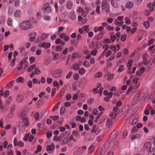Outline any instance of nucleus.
<instances>
[{
  "instance_id": "30",
  "label": "nucleus",
  "mask_w": 155,
  "mask_h": 155,
  "mask_svg": "<svg viewBox=\"0 0 155 155\" xmlns=\"http://www.w3.org/2000/svg\"><path fill=\"white\" fill-rule=\"evenodd\" d=\"M147 56V54H145L143 55V61L142 63H143L144 64H146L147 62V59L146 58Z\"/></svg>"
},
{
  "instance_id": "18",
  "label": "nucleus",
  "mask_w": 155,
  "mask_h": 155,
  "mask_svg": "<svg viewBox=\"0 0 155 155\" xmlns=\"http://www.w3.org/2000/svg\"><path fill=\"white\" fill-rule=\"evenodd\" d=\"M80 64L78 63H75L73 65V68L75 71H78L80 68Z\"/></svg>"
},
{
  "instance_id": "52",
  "label": "nucleus",
  "mask_w": 155,
  "mask_h": 155,
  "mask_svg": "<svg viewBox=\"0 0 155 155\" xmlns=\"http://www.w3.org/2000/svg\"><path fill=\"white\" fill-rule=\"evenodd\" d=\"M60 102H58V103L54 106L53 109H52V112L54 111L58 107V106L59 104H60Z\"/></svg>"
},
{
  "instance_id": "47",
  "label": "nucleus",
  "mask_w": 155,
  "mask_h": 155,
  "mask_svg": "<svg viewBox=\"0 0 155 155\" xmlns=\"http://www.w3.org/2000/svg\"><path fill=\"white\" fill-rule=\"evenodd\" d=\"M118 109L117 107V106H115L113 108V111L114 113H115L116 114H118Z\"/></svg>"
},
{
  "instance_id": "14",
  "label": "nucleus",
  "mask_w": 155,
  "mask_h": 155,
  "mask_svg": "<svg viewBox=\"0 0 155 155\" xmlns=\"http://www.w3.org/2000/svg\"><path fill=\"white\" fill-rule=\"evenodd\" d=\"M23 99V97L22 94L18 95L16 98V100L18 102H21Z\"/></svg>"
},
{
  "instance_id": "43",
  "label": "nucleus",
  "mask_w": 155,
  "mask_h": 155,
  "mask_svg": "<svg viewBox=\"0 0 155 155\" xmlns=\"http://www.w3.org/2000/svg\"><path fill=\"white\" fill-rule=\"evenodd\" d=\"M138 120L137 119H135L133 120H130V123L133 125H135L136 123L137 122Z\"/></svg>"
},
{
  "instance_id": "57",
  "label": "nucleus",
  "mask_w": 155,
  "mask_h": 155,
  "mask_svg": "<svg viewBox=\"0 0 155 155\" xmlns=\"http://www.w3.org/2000/svg\"><path fill=\"white\" fill-rule=\"evenodd\" d=\"M117 114H116L115 113H114V112L111 113L110 116L112 117V118L114 119H115L116 118V117Z\"/></svg>"
},
{
  "instance_id": "63",
  "label": "nucleus",
  "mask_w": 155,
  "mask_h": 155,
  "mask_svg": "<svg viewBox=\"0 0 155 155\" xmlns=\"http://www.w3.org/2000/svg\"><path fill=\"white\" fill-rule=\"evenodd\" d=\"M30 37L35 38L36 36V33L35 32H32L29 35Z\"/></svg>"
},
{
  "instance_id": "58",
  "label": "nucleus",
  "mask_w": 155,
  "mask_h": 155,
  "mask_svg": "<svg viewBox=\"0 0 155 155\" xmlns=\"http://www.w3.org/2000/svg\"><path fill=\"white\" fill-rule=\"evenodd\" d=\"M94 101V99L93 98H89L87 100V103L89 104H91Z\"/></svg>"
},
{
  "instance_id": "24",
  "label": "nucleus",
  "mask_w": 155,
  "mask_h": 155,
  "mask_svg": "<svg viewBox=\"0 0 155 155\" xmlns=\"http://www.w3.org/2000/svg\"><path fill=\"white\" fill-rule=\"evenodd\" d=\"M94 147L92 145H91L90 146V147H89L88 150V153L91 154L93 152V150H94Z\"/></svg>"
},
{
  "instance_id": "12",
  "label": "nucleus",
  "mask_w": 155,
  "mask_h": 155,
  "mask_svg": "<svg viewBox=\"0 0 155 155\" xmlns=\"http://www.w3.org/2000/svg\"><path fill=\"white\" fill-rule=\"evenodd\" d=\"M21 15V13L19 10H16L14 13V15L15 17H19Z\"/></svg>"
},
{
  "instance_id": "46",
  "label": "nucleus",
  "mask_w": 155,
  "mask_h": 155,
  "mask_svg": "<svg viewBox=\"0 0 155 155\" xmlns=\"http://www.w3.org/2000/svg\"><path fill=\"white\" fill-rule=\"evenodd\" d=\"M125 23L127 25H129L131 23V21H130V19L127 17L125 18Z\"/></svg>"
},
{
  "instance_id": "9",
  "label": "nucleus",
  "mask_w": 155,
  "mask_h": 155,
  "mask_svg": "<svg viewBox=\"0 0 155 155\" xmlns=\"http://www.w3.org/2000/svg\"><path fill=\"white\" fill-rule=\"evenodd\" d=\"M73 6V3L71 1L68 2L66 4V8L68 10H71Z\"/></svg>"
},
{
  "instance_id": "51",
  "label": "nucleus",
  "mask_w": 155,
  "mask_h": 155,
  "mask_svg": "<svg viewBox=\"0 0 155 155\" xmlns=\"http://www.w3.org/2000/svg\"><path fill=\"white\" fill-rule=\"evenodd\" d=\"M133 62V61L132 60H129L127 64V67H131V66L132 64V63Z\"/></svg>"
},
{
  "instance_id": "42",
  "label": "nucleus",
  "mask_w": 155,
  "mask_h": 155,
  "mask_svg": "<svg viewBox=\"0 0 155 155\" xmlns=\"http://www.w3.org/2000/svg\"><path fill=\"white\" fill-rule=\"evenodd\" d=\"M36 65L35 64H34L31 66H30L28 69V72H31L32 70L33 69L36 67Z\"/></svg>"
},
{
  "instance_id": "41",
  "label": "nucleus",
  "mask_w": 155,
  "mask_h": 155,
  "mask_svg": "<svg viewBox=\"0 0 155 155\" xmlns=\"http://www.w3.org/2000/svg\"><path fill=\"white\" fill-rule=\"evenodd\" d=\"M83 65L85 67L87 68L89 67L90 66V65L89 64V62L87 61H84L83 64Z\"/></svg>"
},
{
  "instance_id": "56",
  "label": "nucleus",
  "mask_w": 155,
  "mask_h": 155,
  "mask_svg": "<svg viewBox=\"0 0 155 155\" xmlns=\"http://www.w3.org/2000/svg\"><path fill=\"white\" fill-rule=\"evenodd\" d=\"M62 47L61 46H58L56 48L55 51H60L62 50Z\"/></svg>"
},
{
  "instance_id": "49",
  "label": "nucleus",
  "mask_w": 155,
  "mask_h": 155,
  "mask_svg": "<svg viewBox=\"0 0 155 155\" xmlns=\"http://www.w3.org/2000/svg\"><path fill=\"white\" fill-rule=\"evenodd\" d=\"M35 74L36 75L39 74L41 73V71L38 68H36L35 69Z\"/></svg>"
},
{
  "instance_id": "17",
  "label": "nucleus",
  "mask_w": 155,
  "mask_h": 155,
  "mask_svg": "<svg viewBox=\"0 0 155 155\" xmlns=\"http://www.w3.org/2000/svg\"><path fill=\"white\" fill-rule=\"evenodd\" d=\"M51 54L53 55V60L56 61L59 55L58 53H56L54 52H52Z\"/></svg>"
},
{
  "instance_id": "33",
  "label": "nucleus",
  "mask_w": 155,
  "mask_h": 155,
  "mask_svg": "<svg viewBox=\"0 0 155 155\" xmlns=\"http://www.w3.org/2000/svg\"><path fill=\"white\" fill-rule=\"evenodd\" d=\"M108 6V5L106 2L105 1L103 2L102 4V8L103 9H105Z\"/></svg>"
},
{
  "instance_id": "25",
  "label": "nucleus",
  "mask_w": 155,
  "mask_h": 155,
  "mask_svg": "<svg viewBox=\"0 0 155 155\" xmlns=\"http://www.w3.org/2000/svg\"><path fill=\"white\" fill-rule=\"evenodd\" d=\"M104 33V32H101L100 33L95 37L96 39L97 40H100L103 37V34Z\"/></svg>"
},
{
  "instance_id": "61",
  "label": "nucleus",
  "mask_w": 155,
  "mask_h": 155,
  "mask_svg": "<svg viewBox=\"0 0 155 155\" xmlns=\"http://www.w3.org/2000/svg\"><path fill=\"white\" fill-rule=\"evenodd\" d=\"M35 57L31 56L29 58V60L30 61V63L31 64H32L35 61Z\"/></svg>"
},
{
  "instance_id": "5",
  "label": "nucleus",
  "mask_w": 155,
  "mask_h": 155,
  "mask_svg": "<svg viewBox=\"0 0 155 155\" xmlns=\"http://www.w3.org/2000/svg\"><path fill=\"white\" fill-rule=\"evenodd\" d=\"M43 9H44V13L45 14H48L51 11V8L48 3H45Z\"/></svg>"
},
{
  "instance_id": "64",
  "label": "nucleus",
  "mask_w": 155,
  "mask_h": 155,
  "mask_svg": "<svg viewBox=\"0 0 155 155\" xmlns=\"http://www.w3.org/2000/svg\"><path fill=\"white\" fill-rule=\"evenodd\" d=\"M92 113L95 115H97L98 113L97 110L96 108H94L93 110Z\"/></svg>"
},
{
  "instance_id": "62",
  "label": "nucleus",
  "mask_w": 155,
  "mask_h": 155,
  "mask_svg": "<svg viewBox=\"0 0 155 155\" xmlns=\"http://www.w3.org/2000/svg\"><path fill=\"white\" fill-rule=\"evenodd\" d=\"M132 87L131 86H130L128 90H127L126 92V94H128L131 91H132Z\"/></svg>"
},
{
  "instance_id": "60",
  "label": "nucleus",
  "mask_w": 155,
  "mask_h": 155,
  "mask_svg": "<svg viewBox=\"0 0 155 155\" xmlns=\"http://www.w3.org/2000/svg\"><path fill=\"white\" fill-rule=\"evenodd\" d=\"M126 38V37L125 35H122L121 37V41L123 42H124L125 41Z\"/></svg>"
},
{
  "instance_id": "2",
  "label": "nucleus",
  "mask_w": 155,
  "mask_h": 155,
  "mask_svg": "<svg viewBox=\"0 0 155 155\" xmlns=\"http://www.w3.org/2000/svg\"><path fill=\"white\" fill-rule=\"evenodd\" d=\"M62 73V71L61 69L53 71L52 72V76L53 78H58L60 77Z\"/></svg>"
},
{
  "instance_id": "45",
  "label": "nucleus",
  "mask_w": 155,
  "mask_h": 155,
  "mask_svg": "<svg viewBox=\"0 0 155 155\" xmlns=\"http://www.w3.org/2000/svg\"><path fill=\"white\" fill-rule=\"evenodd\" d=\"M24 78L21 77H19L16 79V81L17 83H21L22 82V81H23Z\"/></svg>"
},
{
  "instance_id": "13",
  "label": "nucleus",
  "mask_w": 155,
  "mask_h": 155,
  "mask_svg": "<svg viewBox=\"0 0 155 155\" xmlns=\"http://www.w3.org/2000/svg\"><path fill=\"white\" fill-rule=\"evenodd\" d=\"M104 29V27L102 26H100L99 27H95L94 28V32H96L98 31H101Z\"/></svg>"
},
{
  "instance_id": "35",
  "label": "nucleus",
  "mask_w": 155,
  "mask_h": 155,
  "mask_svg": "<svg viewBox=\"0 0 155 155\" xmlns=\"http://www.w3.org/2000/svg\"><path fill=\"white\" fill-rule=\"evenodd\" d=\"M139 86V83H137L136 85L134 86V89L133 90H132V92L133 93H134L137 91Z\"/></svg>"
},
{
  "instance_id": "27",
  "label": "nucleus",
  "mask_w": 155,
  "mask_h": 155,
  "mask_svg": "<svg viewBox=\"0 0 155 155\" xmlns=\"http://www.w3.org/2000/svg\"><path fill=\"white\" fill-rule=\"evenodd\" d=\"M102 73L101 72H97L94 76V78H99L102 76Z\"/></svg>"
},
{
  "instance_id": "44",
  "label": "nucleus",
  "mask_w": 155,
  "mask_h": 155,
  "mask_svg": "<svg viewBox=\"0 0 155 155\" xmlns=\"http://www.w3.org/2000/svg\"><path fill=\"white\" fill-rule=\"evenodd\" d=\"M9 94V91L8 90H6L4 94L2 93V96L4 97H7Z\"/></svg>"
},
{
  "instance_id": "23",
  "label": "nucleus",
  "mask_w": 155,
  "mask_h": 155,
  "mask_svg": "<svg viewBox=\"0 0 155 155\" xmlns=\"http://www.w3.org/2000/svg\"><path fill=\"white\" fill-rule=\"evenodd\" d=\"M118 131H113L111 135L112 136V137L113 139L115 138L117 136L118 134Z\"/></svg>"
},
{
  "instance_id": "20",
  "label": "nucleus",
  "mask_w": 155,
  "mask_h": 155,
  "mask_svg": "<svg viewBox=\"0 0 155 155\" xmlns=\"http://www.w3.org/2000/svg\"><path fill=\"white\" fill-rule=\"evenodd\" d=\"M103 48L105 49V51L103 52L101 55L102 57H103L104 56L106 51L108 49V46L107 45H104L103 46Z\"/></svg>"
},
{
  "instance_id": "10",
  "label": "nucleus",
  "mask_w": 155,
  "mask_h": 155,
  "mask_svg": "<svg viewBox=\"0 0 155 155\" xmlns=\"http://www.w3.org/2000/svg\"><path fill=\"white\" fill-rule=\"evenodd\" d=\"M112 120L110 119H107L106 122V126L108 128L110 127L112 124Z\"/></svg>"
},
{
  "instance_id": "16",
  "label": "nucleus",
  "mask_w": 155,
  "mask_h": 155,
  "mask_svg": "<svg viewBox=\"0 0 155 155\" xmlns=\"http://www.w3.org/2000/svg\"><path fill=\"white\" fill-rule=\"evenodd\" d=\"M133 5V3L131 2H127L126 5V7L127 8L130 9L131 8Z\"/></svg>"
},
{
  "instance_id": "19",
  "label": "nucleus",
  "mask_w": 155,
  "mask_h": 155,
  "mask_svg": "<svg viewBox=\"0 0 155 155\" xmlns=\"http://www.w3.org/2000/svg\"><path fill=\"white\" fill-rule=\"evenodd\" d=\"M96 127V125H94L93 126L91 131V133H95L96 135H97L99 133V132L97 130V129Z\"/></svg>"
},
{
  "instance_id": "59",
  "label": "nucleus",
  "mask_w": 155,
  "mask_h": 155,
  "mask_svg": "<svg viewBox=\"0 0 155 155\" xmlns=\"http://www.w3.org/2000/svg\"><path fill=\"white\" fill-rule=\"evenodd\" d=\"M82 29L86 31H89V25H86L84 27H82Z\"/></svg>"
},
{
  "instance_id": "6",
  "label": "nucleus",
  "mask_w": 155,
  "mask_h": 155,
  "mask_svg": "<svg viewBox=\"0 0 155 155\" xmlns=\"http://www.w3.org/2000/svg\"><path fill=\"white\" fill-rule=\"evenodd\" d=\"M55 149V145L54 144L52 143L51 145H48L47 146L46 150L49 153H52Z\"/></svg>"
},
{
  "instance_id": "8",
  "label": "nucleus",
  "mask_w": 155,
  "mask_h": 155,
  "mask_svg": "<svg viewBox=\"0 0 155 155\" xmlns=\"http://www.w3.org/2000/svg\"><path fill=\"white\" fill-rule=\"evenodd\" d=\"M60 37L61 38L63 39L65 41H67L69 39V37L64 33L60 34Z\"/></svg>"
},
{
  "instance_id": "55",
  "label": "nucleus",
  "mask_w": 155,
  "mask_h": 155,
  "mask_svg": "<svg viewBox=\"0 0 155 155\" xmlns=\"http://www.w3.org/2000/svg\"><path fill=\"white\" fill-rule=\"evenodd\" d=\"M111 3L112 5L114 7L117 8V4L116 2L114 1L113 0H111Z\"/></svg>"
},
{
  "instance_id": "11",
  "label": "nucleus",
  "mask_w": 155,
  "mask_h": 155,
  "mask_svg": "<svg viewBox=\"0 0 155 155\" xmlns=\"http://www.w3.org/2000/svg\"><path fill=\"white\" fill-rule=\"evenodd\" d=\"M48 34L43 33L41 35L40 39L41 41H43L46 39L49 36Z\"/></svg>"
},
{
  "instance_id": "34",
  "label": "nucleus",
  "mask_w": 155,
  "mask_h": 155,
  "mask_svg": "<svg viewBox=\"0 0 155 155\" xmlns=\"http://www.w3.org/2000/svg\"><path fill=\"white\" fill-rule=\"evenodd\" d=\"M141 136V135L140 134H136L135 135H133L131 137V140H133L136 138H139Z\"/></svg>"
},
{
  "instance_id": "38",
  "label": "nucleus",
  "mask_w": 155,
  "mask_h": 155,
  "mask_svg": "<svg viewBox=\"0 0 155 155\" xmlns=\"http://www.w3.org/2000/svg\"><path fill=\"white\" fill-rule=\"evenodd\" d=\"M20 116L22 120L27 118L26 117V114L24 112L21 113Z\"/></svg>"
},
{
  "instance_id": "53",
  "label": "nucleus",
  "mask_w": 155,
  "mask_h": 155,
  "mask_svg": "<svg viewBox=\"0 0 155 155\" xmlns=\"http://www.w3.org/2000/svg\"><path fill=\"white\" fill-rule=\"evenodd\" d=\"M154 41V39L153 38H152L149 41L148 43H147V45L150 46L152 44H153Z\"/></svg>"
},
{
  "instance_id": "7",
  "label": "nucleus",
  "mask_w": 155,
  "mask_h": 155,
  "mask_svg": "<svg viewBox=\"0 0 155 155\" xmlns=\"http://www.w3.org/2000/svg\"><path fill=\"white\" fill-rule=\"evenodd\" d=\"M151 147L152 145L150 142H147L145 144L144 148L147 150L148 152H149L150 150H151Z\"/></svg>"
},
{
  "instance_id": "54",
  "label": "nucleus",
  "mask_w": 155,
  "mask_h": 155,
  "mask_svg": "<svg viewBox=\"0 0 155 155\" xmlns=\"http://www.w3.org/2000/svg\"><path fill=\"white\" fill-rule=\"evenodd\" d=\"M13 143L14 146H18V142L17 141L16 138H15L13 140Z\"/></svg>"
},
{
  "instance_id": "50",
  "label": "nucleus",
  "mask_w": 155,
  "mask_h": 155,
  "mask_svg": "<svg viewBox=\"0 0 155 155\" xmlns=\"http://www.w3.org/2000/svg\"><path fill=\"white\" fill-rule=\"evenodd\" d=\"M108 75L107 80H111L113 78L114 76V75L113 74H110Z\"/></svg>"
},
{
  "instance_id": "1",
  "label": "nucleus",
  "mask_w": 155,
  "mask_h": 155,
  "mask_svg": "<svg viewBox=\"0 0 155 155\" xmlns=\"http://www.w3.org/2000/svg\"><path fill=\"white\" fill-rule=\"evenodd\" d=\"M21 28L23 30H27L31 28L32 27V25L28 21H24L20 24Z\"/></svg>"
},
{
  "instance_id": "39",
  "label": "nucleus",
  "mask_w": 155,
  "mask_h": 155,
  "mask_svg": "<svg viewBox=\"0 0 155 155\" xmlns=\"http://www.w3.org/2000/svg\"><path fill=\"white\" fill-rule=\"evenodd\" d=\"M78 72L80 74H84L85 72V70L83 68H81L79 71Z\"/></svg>"
},
{
  "instance_id": "21",
  "label": "nucleus",
  "mask_w": 155,
  "mask_h": 155,
  "mask_svg": "<svg viewBox=\"0 0 155 155\" xmlns=\"http://www.w3.org/2000/svg\"><path fill=\"white\" fill-rule=\"evenodd\" d=\"M105 153V151L101 149H99L97 150V154L98 155H103Z\"/></svg>"
},
{
  "instance_id": "36",
  "label": "nucleus",
  "mask_w": 155,
  "mask_h": 155,
  "mask_svg": "<svg viewBox=\"0 0 155 155\" xmlns=\"http://www.w3.org/2000/svg\"><path fill=\"white\" fill-rule=\"evenodd\" d=\"M14 110L13 108H12L11 109V112L10 113H9L8 115V117L9 118H11L12 117L13 115V111Z\"/></svg>"
},
{
  "instance_id": "28",
  "label": "nucleus",
  "mask_w": 155,
  "mask_h": 155,
  "mask_svg": "<svg viewBox=\"0 0 155 155\" xmlns=\"http://www.w3.org/2000/svg\"><path fill=\"white\" fill-rule=\"evenodd\" d=\"M13 20L12 18H8L7 19V23L8 25L9 26H12V22Z\"/></svg>"
},
{
  "instance_id": "40",
  "label": "nucleus",
  "mask_w": 155,
  "mask_h": 155,
  "mask_svg": "<svg viewBox=\"0 0 155 155\" xmlns=\"http://www.w3.org/2000/svg\"><path fill=\"white\" fill-rule=\"evenodd\" d=\"M51 46V44L49 43L44 42V48H45L46 49L48 48H49Z\"/></svg>"
},
{
  "instance_id": "3",
  "label": "nucleus",
  "mask_w": 155,
  "mask_h": 155,
  "mask_svg": "<svg viewBox=\"0 0 155 155\" xmlns=\"http://www.w3.org/2000/svg\"><path fill=\"white\" fill-rule=\"evenodd\" d=\"M86 147L85 146H83L78 148L77 151L74 152V155H80L82 154L84 150L86 149Z\"/></svg>"
},
{
  "instance_id": "4",
  "label": "nucleus",
  "mask_w": 155,
  "mask_h": 155,
  "mask_svg": "<svg viewBox=\"0 0 155 155\" xmlns=\"http://www.w3.org/2000/svg\"><path fill=\"white\" fill-rule=\"evenodd\" d=\"M68 17L72 21L75 20L77 18V15L74 11H72L68 14Z\"/></svg>"
},
{
  "instance_id": "26",
  "label": "nucleus",
  "mask_w": 155,
  "mask_h": 155,
  "mask_svg": "<svg viewBox=\"0 0 155 155\" xmlns=\"http://www.w3.org/2000/svg\"><path fill=\"white\" fill-rule=\"evenodd\" d=\"M68 137H66L63 140V144H67L68 143L70 142L71 141Z\"/></svg>"
},
{
  "instance_id": "37",
  "label": "nucleus",
  "mask_w": 155,
  "mask_h": 155,
  "mask_svg": "<svg viewBox=\"0 0 155 155\" xmlns=\"http://www.w3.org/2000/svg\"><path fill=\"white\" fill-rule=\"evenodd\" d=\"M149 155H155V149H154L150 150L149 152H148Z\"/></svg>"
},
{
  "instance_id": "48",
  "label": "nucleus",
  "mask_w": 155,
  "mask_h": 155,
  "mask_svg": "<svg viewBox=\"0 0 155 155\" xmlns=\"http://www.w3.org/2000/svg\"><path fill=\"white\" fill-rule=\"evenodd\" d=\"M83 9L82 8L79 7L77 8L76 9V12L79 13H82L83 12Z\"/></svg>"
},
{
  "instance_id": "32",
  "label": "nucleus",
  "mask_w": 155,
  "mask_h": 155,
  "mask_svg": "<svg viewBox=\"0 0 155 155\" xmlns=\"http://www.w3.org/2000/svg\"><path fill=\"white\" fill-rule=\"evenodd\" d=\"M66 108L65 107L63 106L61 107L60 109V114L61 115H63L65 110Z\"/></svg>"
},
{
  "instance_id": "22",
  "label": "nucleus",
  "mask_w": 155,
  "mask_h": 155,
  "mask_svg": "<svg viewBox=\"0 0 155 155\" xmlns=\"http://www.w3.org/2000/svg\"><path fill=\"white\" fill-rule=\"evenodd\" d=\"M22 122L24 124V125L26 126H28L29 125V122L28 120V118L22 120Z\"/></svg>"
},
{
  "instance_id": "29",
  "label": "nucleus",
  "mask_w": 155,
  "mask_h": 155,
  "mask_svg": "<svg viewBox=\"0 0 155 155\" xmlns=\"http://www.w3.org/2000/svg\"><path fill=\"white\" fill-rule=\"evenodd\" d=\"M124 68V66L123 65H120L119 67V68L117 69V72L119 73H120L122 72L123 69Z\"/></svg>"
},
{
  "instance_id": "31",
  "label": "nucleus",
  "mask_w": 155,
  "mask_h": 155,
  "mask_svg": "<svg viewBox=\"0 0 155 155\" xmlns=\"http://www.w3.org/2000/svg\"><path fill=\"white\" fill-rule=\"evenodd\" d=\"M143 25L146 29H148L150 25L149 21H147L144 22L143 23Z\"/></svg>"
},
{
  "instance_id": "15",
  "label": "nucleus",
  "mask_w": 155,
  "mask_h": 155,
  "mask_svg": "<svg viewBox=\"0 0 155 155\" xmlns=\"http://www.w3.org/2000/svg\"><path fill=\"white\" fill-rule=\"evenodd\" d=\"M14 82V81H12L8 84L5 86V87L6 89L11 88L13 86Z\"/></svg>"
}]
</instances>
